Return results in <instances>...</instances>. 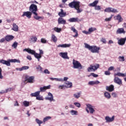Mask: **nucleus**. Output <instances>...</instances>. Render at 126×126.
I'll return each mask as SVG.
<instances>
[{"mask_svg":"<svg viewBox=\"0 0 126 126\" xmlns=\"http://www.w3.org/2000/svg\"><path fill=\"white\" fill-rule=\"evenodd\" d=\"M114 18L116 20L119 21V22H121V19H122L121 15H118L117 16H115Z\"/></svg>","mask_w":126,"mask_h":126,"instance_id":"a19ab883","label":"nucleus"},{"mask_svg":"<svg viewBox=\"0 0 126 126\" xmlns=\"http://www.w3.org/2000/svg\"><path fill=\"white\" fill-rule=\"evenodd\" d=\"M86 107H86V110L88 114H89V111L91 114H93V113H94V112L95 111L94 109H93V106H92V105H91V104H86ZM88 109L89 110H88Z\"/></svg>","mask_w":126,"mask_h":126,"instance_id":"0eeeda50","label":"nucleus"},{"mask_svg":"<svg viewBox=\"0 0 126 126\" xmlns=\"http://www.w3.org/2000/svg\"><path fill=\"white\" fill-rule=\"evenodd\" d=\"M35 76H32L29 77V76H26L25 77V81H28L29 83H34L35 80Z\"/></svg>","mask_w":126,"mask_h":126,"instance_id":"6e6552de","label":"nucleus"},{"mask_svg":"<svg viewBox=\"0 0 126 126\" xmlns=\"http://www.w3.org/2000/svg\"><path fill=\"white\" fill-rule=\"evenodd\" d=\"M30 104V103L29 101H27L26 100L24 101V102H23V105H24V106H25V107L29 106Z\"/></svg>","mask_w":126,"mask_h":126,"instance_id":"79ce46f5","label":"nucleus"},{"mask_svg":"<svg viewBox=\"0 0 126 126\" xmlns=\"http://www.w3.org/2000/svg\"><path fill=\"white\" fill-rule=\"evenodd\" d=\"M119 62H123L125 61V57L124 56H119L118 58Z\"/></svg>","mask_w":126,"mask_h":126,"instance_id":"c03bdc74","label":"nucleus"},{"mask_svg":"<svg viewBox=\"0 0 126 126\" xmlns=\"http://www.w3.org/2000/svg\"><path fill=\"white\" fill-rule=\"evenodd\" d=\"M29 69V66H23L22 67V70H26V69Z\"/></svg>","mask_w":126,"mask_h":126,"instance_id":"13d9d810","label":"nucleus"},{"mask_svg":"<svg viewBox=\"0 0 126 126\" xmlns=\"http://www.w3.org/2000/svg\"><path fill=\"white\" fill-rule=\"evenodd\" d=\"M94 29L92 28H91L89 29V32L90 33V34H91L92 33V32H93V31H94Z\"/></svg>","mask_w":126,"mask_h":126,"instance_id":"338daca9","label":"nucleus"},{"mask_svg":"<svg viewBox=\"0 0 126 126\" xmlns=\"http://www.w3.org/2000/svg\"><path fill=\"white\" fill-rule=\"evenodd\" d=\"M125 42H126L125 38H121L118 41V45H119L120 46L124 45L125 44Z\"/></svg>","mask_w":126,"mask_h":126,"instance_id":"2eb2a0df","label":"nucleus"},{"mask_svg":"<svg viewBox=\"0 0 126 126\" xmlns=\"http://www.w3.org/2000/svg\"><path fill=\"white\" fill-rule=\"evenodd\" d=\"M30 39L31 43H36L37 42V37L36 36H31Z\"/></svg>","mask_w":126,"mask_h":126,"instance_id":"a878e982","label":"nucleus"},{"mask_svg":"<svg viewBox=\"0 0 126 126\" xmlns=\"http://www.w3.org/2000/svg\"><path fill=\"white\" fill-rule=\"evenodd\" d=\"M10 63H20V61L17 59H11L9 60Z\"/></svg>","mask_w":126,"mask_h":126,"instance_id":"58836bf2","label":"nucleus"},{"mask_svg":"<svg viewBox=\"0 0 126 126\" xmlns=\"http://www.w3.org/2000/svg\"><path fill=\"white\" fill-rule=\"evenodd\" d=\"M104 12L107 13H111V7H108L104 10Z\"/></svg>","mask_w":126,"mask_h":126,"instance_id":"5fc2aeb1","label":"nucleus"},{"mask_svg":"<svg viewBox=\"0 0 126 126\" xmlns=\"http://www.w3.org/2000/svg\"><path fill=\"white\" fill-rule=\"evenodd\" d=\"M39 53H36L35 55L36 59H37L38 62H40V59L42 58V55H44V51L42 49H39Z\"/></svg>","mask_w":126,"mask_h":126,"instance_id":"1a4fd4ad","label":"nucleus"},{"mask_svg":"<svg viewBox=\"0 0 126 126\" xmlns=\"http://www.w3.org/2000/svg\"><path fill=\"white\" fill-rule=\"evenodd\" d=\"M70 113L72 116H77L78 115V112L76 110H72L70 111Z\"/></svg>","mask_w":126,"mask_h":126,"instance_id":"2f4dec72","label":"nucleus"},{"mask_svg":"<svg viewBox=\"0 0 126 126\" xmlns=\"http://www.w3.org/2000/svg\"><path fill=\"white\" fill-rule=\"evenodd\" d=\"M117 76H119V77H124L126 76V75L125 74L120 73V72H118L117 73H115L114 76L116 77Z\"/></svg>","mask_w":126,"mask_h":126,"instance_id":"c756f323","label":"nucleus"},{"mask_svg":"<svg viewBox=\"0 0 126 126\" xmlns=\"http://www.w3.org/2000/svg\"><path fill=\"white\" fill-rule=\"evenodd\" d=\"M105 74L106 75H110L111 74V72L109 70L105 71Z\"/></svg>","mask_w":126,"mask_h":126,"instance_id":"e2e57ef3","label":"nucleus"},{"mask_svg":"<svg viewBox=\"0 0 126 126\" xmlns=\"http://www.w3.org/2000/svg\"><path fill=\"white\" fill-rule=\"evenodd\" d=\"M80 2L78 1L73 0L68 4V6L71 8H75L77 10V13H80L82 12V10L79 9L80 7Z\"/></svg>","mask_w":126,"mask_h":126,"instance_id":"f03ea898","label":"nucleus"},{"mask_svg":"<svg viewBox=\"0 0 126 126\" xmlns=\"http://www.w3.org/2000/svg\"><path fill=\"white\" fill-rule=\"evenodd\" d=\"M102 9V7L100 5H95V10L97 11H100Z\"/></svg>","mask_w":126,"mask_h":126,"instance_id":"37998d69","label":"nucleus"},{"mask_svg":"<svg viewBox=\"0 0 126 126\" xmlns=\"http://www.w3.org/2000/svg\"><path fill=\"white\" fill-rule=\"evenodd\" d=\"M86 107H86V110L88 114H89V111L91 114H93V113H94V112L95 111L94 109H93V106H92V105H91V104H86ZM88 109L89 110H88Z\"/></svg>","mask_w":126,"mask_h":126,"instance_id":"423d86ee","label":"nucleus"},{"mask_svg":"<svg viewBox=\"0 0 126 126\" xmlns=\"http://www.w3.org/2000/svg\"><path fill=\"white\" fill-rule=\"evenodd\" d=\"M88 85H91V86H93L94 85H95V81H91L89 82Z\"/></svg>","mask_w":126,"mask_h":126,"instance_id":"49530a36","label":"nucleus"},{"mask_svg":"<svg viewBox=\"0 0 126 126\" xmlns=\"http://www.w3.org/2000/svg\"><path fill=\"white\" fill-rule=\"evenodd\" d=\"M51 89V85H49L47 86H44L43 87L40 88V92H45L47 90V89Z\"/></svg>","mask_w":126,"mask_h":126,"instance_id":"f3484780","label":"nucleus"},{"mask_svg":"<svg viewBox=\"0 0 126 126\" xmlns=\"http://www.w3.org/2000/svg\"><path fill=\"white\" fill-rule=\"evenodd\" d=\"M99 50H100V47H97V46H95V53L99 54Z\"/></svg>","mask_w":126,"mask_h":126,"instance_id":"09e8293b","label":"nucleus"},{"mask_svg":"<svg viewBox=\"0 0 126 126\" xmlns=\"http://www.w3.org/2000/svg\"><path fill=\"white\" fill-rule=\"evenodd\" d=\"M99 67H100V65L98 63H95V70H97V69H98V68H99Z\"/></svg>","mask_w":126,"mask_h":126,"instance_id":"052dcab7","label":"nucleus"},{"mask_svg":"<svg viewBox=\"0 0 126 126\" xmlns=\"http://www.w3.org/2000/svg\"><path fill=\"white\" fill-rule=\"evenodd\" d=\"M4 64H5L7 66H10V62L9 61V60L8 61H5Z\"/></svg>","mask_w":126,"mask_h":126,"instance_id":"de8ad7c7","label":"nucleus"},{"mask_svg":"<svg viewBox=\"0 0 126 126\" xmlns=\"http://www.w3.org/2000/svg\"><path fill=\"white\" fill-rule=\"evenodd\" d=\"M110 12H112V13H117L118 11H117L116 9H115L113 8H110Z\"/></svg>","mask_w":126,"mask_h":126,"instance_id":"4d7b16f0","label":"nucleus"},{"mask_svg":"<svg viewBox=\"0 0 126 126\" xmlns=\"http://www.w3.org/2000/svg\"><path fill=\"white\" fill-rule=\"evenodd\" d=\"M64 87H65V86L63 85H60L59 86V89H63V88H64Z\"/></svg>","mask_w":126,"mask_h":126,"instance_id":"774afa93","label":"nucleus"},{"mask_svg":"<svg viewBox=\"0 0 126 126\" xmlns=\"http://www.w3.org/2000/svg\"><path fill=\"white\" fill-rule=\"evenodd\" d=\"M44 73L50 74V72L49 71V70L46 69L44 70Z\"/></svg>","mask_w":126,"mask_h":126,"instance_id":"69168bd1","label":"nucleus"},{"mask_svg":"<svg viewBox=\"0 0 126 126\" xmlns=\"http://www.w3.org/2000/svg\"><path fill=\"white\" fill-rule=\"evenodd\" d=\"M112 96L113 97H114V98L117 97V94H116V93H115V92H113V93H112Z\"/></svg>","mask_w":126,"mask_h":126,"instance_id":"680f3d73","label":"nucleus"},{"mask_svg":"<svg viewBox=\"0 0 126 126\" xmlns=\"http://www.w3.org/2000/svg\"><path fill=\"white\" fill-rule=\"evenodd\" d=\"M29 11L33 14V18L35 20H38V21L42 20L43 17L38 15V13H37L38 7L35 4H31L29 7Z\"/></svg>","mask_w":126,"mask_h":126,"instance_id":"f257e3e1","label":"nucleus"},{"mask_svg":"<svg viewBox=\"0 0 126 126\" xmlns=\"http://www.w3.org/2000/svg\"><path fill=\"white\" fill-rule=\"evenodd\" d=\"M74 105L77 108H80V107H81V104H80L79 102H74Z\"/></svg>","mask_w":126,"mask_h":126,"instance_id":"a18cd8bd","label":"nucleus"},{"mask_svg":"<svg viewBox=\"0 0 126 126\" xmlns=\"http://www.w3.org/2000/svg\"><path fill=\"white\" fill-rule=\"evenodd\" d=\"M95 66H91L88 68V71L90 72V71H95V69L94 68Z\"/></svg>","mask_w":126,"mask_h":126,"instance_id":"4c0bfd02","label":"nucleus"},{"mask_svg":"<svg viewBox=\"0 0 126 126\" xmlns=\"http://www.w3.org/2000/svg\"><path fill=\"white\" fill-rule=\"evenodd\" d=\"M40 41L42 44H46L47 43V40L43 38L41 39Z\"/></svg>","mask_w":126,"mask_h":126,"instance_id":"603ef678","label":"nucleus"},{"mask_svg":"<svg viewBox=\"0 0 126 126\" xmlns=\"http://www.w3.org/2000/svg\"><path fill=\"white\" fill-rule=\"evenodd\" d=\"M55 80H56V81H59L61 82H63V78H55Z\"/></svg>","mask_w":126,"mask_h":126,"instance_id":"864d4df0","label":"nucleus"},{"mask_svg":"<svg viewBox=\"0 0 126 126\" xmlns=\"http://www.w3.org/2000/svg\"><path fill=\"white\" fill-rule=\"evenodd\" d=\"M28 53H29V54H31V55H33L36 59V54H37V53H36L35 51L30 49Z\"/></svg>","mask_w":126,"mask_h":126,"instance_id":"473e14b6","label":"nucleus"},{"mask_svg":"<svg viewBox=\"0 0 126 126\" xmlns=\"http://www.w3.org/2000/svg\"><path fill=\"white\" fill-rule=\"evenodd\" d=\"M71 30L74 33H75V34L74 35H73V37L74 38H77V37H78V31H77V30H76V29H75V28H74V27H72L71 28Z\"/></svg>","mask_w":126,"mask_h":126,"instance_id":"6ab92c4d","label":"nucleus"},{"mask_svg":"<svg viewBox=\"0 0 126 126\" xmlns=\"http://www.w3.org/2000/svg\"><path fill=\"white\" fill-rule=\"evenodd\" d=\"M51 119H52V117L51 116H47L43 119V122L44 123H45L46 122H48L49 120H51Z\"/></svg>","mask_w":126,"mask_h":126,"instance_id":"c9c22d12","label":"nucleus"},{"mask_svg":"<svg viewBox=\"0 0 126 126\" xmlns=\"http://www.w3.org/2000/svg\"><path fill=\"white\" fill-rule=\"evenodd\" d=\"M86 107H86V110L88 114H89V111L91 114H93V113H94V112L95 111L94 109H93V106H92V105H91V104H86ZM88 109L89 110H88Z\"/></svg>","mask_w":126,"mask_h":126,"instance_id":"39448f33","label":"nucleus"},{"mask_svg":"<svg viewBox=\"0 0 126 126\" xmlns=\"http://www.w3.org/2000/svg\"><path fill=\"white\" fill-rule=\"evenodd\" d=\"M125 33L126 31H124V28H119L116 32L117 34H125Z\"/></svg>","mask_w":126,"mask_h":126,"instance_id":"5701e85b","label":"nucleus"},{"mask_svg":"<svg viewBox=\"0 0 126 126\" xmlns=\"http://www.w3.org/2000/svg\"><path fill=\"white\" fill-rule=\"evenodd\" d=\"M72 64L73 68L82 69V65H81V63L74 59L73 60Z\"/></svg>","mask_w":126,"mask_h":126,"instance_id":"7ed1b4c3","label":"nucleus"},{"mask_svg":"<svg viewBox=\"0 0 126 126\" xmlns=\"http://www.w3.org/2000/svg\"><path fill=\"white\" fill-rule=\"evenodd\" d=\"M39 95H40V92L37 91L35 92L34 93H32L31 94V95L32 97H37L38 96H39Z\"/></svg>","mask_w":126,"mask_h":126,"instance_id":"7c9ffc66","label":"nucleus"},{"mask_svg":"<svg viewBox=\"0 0 126 126\" xmlns=\"http://www.w3.org/2000/svg\"><path fill=\"white\" fill-rule=\"evenodd\" d=\"M89 6H95V1H94L93 3H90L89 4Z\"/></svg>","mask_w":126,"mask_h":126,"instance_id":"0e129e2a","label":"nucleus"},{"mask_svg":"<svg viewBox=\"0 0 126 126\" xmlns=\"http://www.w3.org/2000/svg\"><path fill=\"white\" fill-rule=\"evenodd\" d=\"M65 87L66 88H71L72 87V83L70 82L67 81L65 83Z\"/></svg>","mask_w":126,"mask_h":126,"instance_id":"393cba45","label":"nucleus"},{"mask_svg":"<svg viewBox=\"0 0 126 126\" xmlns=\"http://www.w3.org/2000/svg\"><path fill=\"white\" fill-rule=\"evenodd\" d=\"M113 18V17L112 16H111L110 17H109V18H105V22H110V21H111V20H112V18Z\"/></svg>","mask_w":126,"mask_h":126,"instance_id":"6e6d98bb","label":"nucleus"},{"mask_svg":"<svg viewBox=\"0 0 126 126\" xmlns=\"http://www.w3.org/2000/svg\"><path fill=\"white\" fill-rule=\"evenodd\" d=\"M36 123L39 126H41V124H43V121L39 120V119L36 118L35 119Z\"/></svg>","mask_w":126,"mask_h":126,"instance_id":"e433bc0d","label":"nucleus"},{"mask_svg":"<svg viewBox=\"0 0 126 126\" xmlns=\"http://www.w3.org/2000/svg\"><path fill=\"white\" fill-rule=\"evenodd\" d=\"M53 30H54L55 32H57V33H60V32L62 31L61 28H59L57 27H55L54 28L52 29Z\"/></svg>","mask_w":126,"mask_h":126,"instance_id":"f704fd0d","label":"nucleus"},{"mask_svg":"<svg viewBox=\"0 0 126 126\" xmlns=\"http://www.w3.org/2000/svg\"><path fill=\"white\" fill-rule=\"evenodd\" d=\"M58 15L60 17H65V16H66V12H63V10L61 9V11L59 12Z\"/></svg>","mask_w":126,"mask_h":126,"instance_id":"aec40b11","label":"nucleus"},{"mask_svg":"<svg viewBox=\"0 0 126 126\" xmlns=\"http://www.w3.org/2000/svg\"><path fill=\"white\" fill-rule=\"evenodd\" d=\"M104 96L105 97L107 98V99H110L111 98V94L109 92H106L104 93Z\"/></svg>","mask_w":126,"mask_h":126,"instance_id":"72a5a7b5","label":"nucleus"},{"mask_svg":"<svg viewBox=\"0 0 126 126\" xmlns=\"http://www.w3.org/2000/svg\"><path fill=\"white\" fill-rule=\"evenodd\" d=\"M12 30H13V31H15V32H17V31H18V26L15 23H13Z\"/></svg>","mask_w":126,"mask_h":126,"instance_id":"bb28decb","label":"nucleus"},{"mask_svg":"<svg viewBox=\"0 0 126 126\" xmlns=\"http://www.w3.org/2000/svg\"><path fill=\"white\" fill-rule=\"evenodd\" d=\"M17 46H18V42L16 41H15L12 45V47L13 49H17Z\"/></svg>","mask_w":126,"mask_h":126,"instance_id":"ea45409f","label":"nucleus"},{"mask_svg":"<svg viewBox=\"0 0 126 126\" xmlns=\"http://www.w3.org/2000/svg\"><path fill=\"white\" fill-rule=\"evenodd\" d=\"M66 21L64 20L63 17H60L58 18V24H63L64 25V24H66Z\"/></svg>","mask_w":126,"mask_h":126,"instance_id":"a211bd4d","label":"nucleus"},{"mask_svg":"<svg viewBox=\"0 0 126 126\" xmlns=\"http://www.w3.org/2000/svg\"><path fill=\"white\" fill-rule=\"evenodd\" d=\"M114 82L115 83L119 85H122V81L121 79H120L118 77H115L114 80Z\"/></svg>","mask_w":126,"mask_h":126,"instance_id":"4468645a","label":"nucleus"},{"mask_svg":"<svg viewBox=\"0 0 126 126\" xmlns=\"http://www.w3.org/2000/svg\"><path fill=\"white\" fill-rule=\"evenodd\" d=\"M100 42H101L103 44L107 43V41H106V39L104 38H101L100 39Z\"/></svg>","mask_w":126,"mask_h":126,"instance_id":"8fccbe9b","label":"nucleus"},{"mask_svg":"<svg viewBox=\"0 0 126 126\" xmlns=\"http://www.w3.org/2000/svg\"><path fill=\"white\" fill-rule=\"evenodd\" d=\"M81 95V92L76 93L73 94V97L76 99H79V98H80Z\"/></svg>","mask_w":126,"mask_h":126,"instance_id":"b1692460","label":"nucleus"},{"mask_svg":"<svg viewBox=\"0 0 126 126\" xmlns=\"http://www.w3.org/2000/svg\"><path fill=\"white\" fill-rule=\"evenodd\" d=\"M106 123H111L115 121V116H113L112 118L109 116H106L105 118Z\"/></svg>","mask_w":126,"mask_h":126,"instance_id":"ddd939ff","label":"nucleus"},{"mask_svg":"<svg viewBox=\"0 0 126 126\" xmlns=\"http://www.w3.org/2000/svg\"><path fill=\"white\" fill-rule=\"evenodd\" d=\"M69 22H77L78 21V18H70L68 20Z\"/></svg>","mask_w":126,"mask_h":126,"instance_id":"cd10ccee","label":"nucleus"},{"mask_svg":"<svg viewBox=\"0 0 126 126\" xmlns=\"http://www.w3.org/2000/svg\"><path fill=\"white\" fill-rule=\"evenodd\" d=\"M51 40L54 43H57V41H58V38H57V36H56V35H55V34H53L51 35Z\"/></svg>","mask_w":126,"mask_h":126,"instance_id":"c85d7f7f","label":"nucleus"},{"mask_svg":"<svg viewBox=\"0 0 126 126\" xmlns=\"http://www.w3.org/2000/svg\"><path fill=\"white\" fill-rule=\"evenodd\" d=\"M115 87L113 86V85H111L109 86H106V91L112 92H113L115 90Z\"/></svg>","mask_w":126,"mask_h":126,"instance_id":"412c9836","label":"nucleus"},{"mask_svg":"<svg viewBox=\"0 0 126 126\" xmlns=\"http://www.w3.org/2000/svg\"><path fill=\"white\" fill-rule=\"evenodd\" d=\"M36 100H39V101H42L44 100V99H43V97L40 96L39 95L36 97Z\"/></svg>","mask_w":126,"mask_h":126,"instance_id":"3c124183","label":"nucleus"},{"mask_svg":"<svg viewBox=\"0 0 126 126\" xmlns=\"http://www.w3.org/2000/svg\"><path fill=\"white\" fill-rule=\"evenodd\" d=\"M84 44L85 45V49L91 51L92 53H95V46H90V45L86 43H84Z\"/></svg>","mask_w":126,"mask_h":126,"instance_id":"20e7f679","label":"nucleus"},{"mask_svg":"<svg viewBox=\"0 0 126 126\" xmlns=\"http://www.w3.org/2000/svg\"><path fill=\"white\" fill-rule=\"evenodd\" d=\"M45 100H48L50 101V102H52V101L55 102V101H56L55 99H54V95H53V94L51 93H48V96L45 97Z\"/></svg>","mask_w":126,"mask_h":126,"instance_id":"9d476101","label":"nucleus"},{"mask_svg":"<svg viewBox=\"0 0 126 126\" xmlns=\"http://www.w3.org/2000/svg\"><path fill=\"white\" fill-rule=\"evenodd\" d=\"M71 46V44H59L58 45V48H69Z\"/></svg>","mask_w":126,"mask_h":126,"instance_id":"4be33fe9","label":"nucleus"},{"mask_svg":"<svg viewBox=\"0 0 126 126\" xmlns=\"http://www.w3.org/2000/svg\"><path fill=\"white\" fill-rule=\"evenodd\" d=\"M59 56L64 60H69V57L67 56V52H61L59 54Z\"/></svg>","mask_w":126,"mask_h":126,"instance_id":"f8f14e48","label":"nucleus"},{"mask_svg":"<svg viewBox=\"0 0 126 126\" xmlns=\"http://www.w3.org/2000/svg\"><path fill=\"white\" fill-rule=\"evenodd\" d=\"M32 16V13L29 11L24 12L23 15H22V17H24L26 16L27 18L30 19L31 18V16Z\"/></svg>","mask_w":126,"mask_h":126,"instance_id":"9b49d317","label":"nucleus"},{"mask_svg":"<svg viewBox=\"0 0 126 126\" xmlns=\"http://www.w3.org/2000/svg\"><path fill=\"white\" fill-rule=\"evenodd\" d=\"M13 89L12 88H9L8 89H6L5 91V93H7V92H10L11 90H13Z\"/></svg>","mask_w":126,"mask_h":126,"instance_id":"bf43d9fd","label":"nucleus"},{"mask_svg":"<svg viewBox=\"0 0 126 126\" xmlns=\"http://www.w3.org/2000/svg\"><path fill=\"white\" fill-rule=\"evenodd\" d=\"M14 39V36L11 35H7L5 36V39L7 42H10V41H12Z\"/></svg>","mask_w":126,"mask_h":126,"instance_id":"dca6fc26","label":"nucleus"}]
</instances>
